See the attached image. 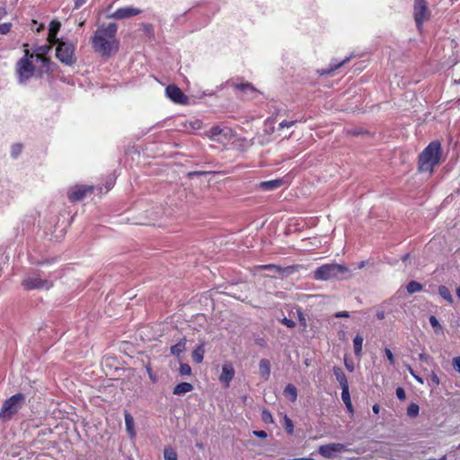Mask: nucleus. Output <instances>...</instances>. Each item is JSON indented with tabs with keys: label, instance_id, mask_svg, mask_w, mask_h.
<instances>
[{
	"label": "nucleus",
	"instance_id": "nucleus-55",
	"mask_svg": "<svg viewBox=\"0 0 460 460\" xmlns=\"http://www.w3.org/2000/svg\"><path fill=\"white\" fill-rule=\"evenodd\" d=\"M377 317H378V319H384V317H385L384 313L377 314Z\"/></svg>",
	"mask_w": 460,
	"mask_h": 460
},
{
	"label": "nucleus",
	"instance_id": "nucleus-12",
	"mask_svg": "<svg viewBox=\"0 0 460 460\" xmlns=\"http://www.w3.org/2000/svg\"><path fill=\"white\" fill-rule=\"evenodd\" d=\"M344 446L340 443H331L319 447V453L324 457H333L343 449Z\"/></svg>",
	"mask_w": 460,
	"mask_h": 460
},
{
	"label": "nucleus",
	"instance_id": "nucleus-48",
	"mask_svg": "<svg viewBox=\"0 0 460 460\" xmlns=\"http://www.w3.org/2000/svg\"><path fill=\"white\" fill-rule=\"evenodd\" d=\"M335 316L337 318H341V317L348 318V317H349V314L347 311H343V312L337 313Z\"/></svg>",
	"mask_w": 460,
	"mask_h": 460
},
{
	"label": "nucleus",
	"instance_id": "nucleus-5",
	"mask_svg": "<svg viewBox=\"0 0 460 460\" xmlns=\"http://www.w3.org/2000/svg\"><path fill=\"white\" fill-rule=\"evenodd\" d=\"M348 271V269L341 264L332 263L324 264L314 273V277L317 280H327L333 278H337Z\"/></svg>",
	"mask_w": 460,
	"mask_h": 460
},
{
	"label": "nucleus",
	"instance_id": "nucleus-13",
	"mask_svg": "<svg viewBox=\"0 0 460 460\" xmlns=\"http://www.w3.org/2000/svg\"><path fill=\"white\" fill-rule=\"evenodd\" d=\"M234 376V369L231 363H226L222 366V373L219 376V381L226 388L229 386L230 382Z\"/></svg>",
	"mask_w": 460,
	"mask_h": 460
},
{
	"label": "nucleus",
	"instance_id": "nucleus-21",
	"mask_svg": "<svg viewBox=\"0 0 460 460\" xmlns=\"http://www.w3.org/2000/svg\"><path fill=\"white\" fill-rule=\"evenodd\" d=\"M260 374L264 379H268L270 374V363L268 359H261L259 364Z\"/></svg>",
	"mask_w": 460,
	"mask_h": 460
},
{
	"label": "nucleus",
	"instance_id": "nucleus-32",
	"mask_svg": "<svg viewBox=\"0 0 460 460\" xmlns=\"http://www.w3.org/2000/svg\"><path fill=\"white\" fill-rule=\"evenodd\" d=\"M222 133V129L219 126L212 127L209 131L208 132V137L210 139H215L217 136H219Z\"/></svg>",
	"mask_w": 460,
	"mask_h": 460
},
{
	"label": "nucleus",
	"instance_id": "nucleus-36",
	"mask_svg": "<svg viewBox=\"0 0 460 460\" xmlns=\"http://www.w3.org/2000/svg\"><path fill=\"white\" fill-rule=\"evenodd\" d=\"M13 25L11 22H4L0 24V35H6L11 31Z\"/></svg>",
	"mask_w": 460,
	"mask_h": 460
},
{
	"label": "nucleus",
	"instance_id": "nucleus-35",
	"mask_svg": "<svg viewBox=\"0 0 460 460\" xmlns=\"http://www.w3.org/2000/svg\"><path fill=\"white\" fill-rule=\"evenodd\" d=\"M341 399L344 402V404L351 402L350 400V394H349V387H343L341 388Z\"/></svg>",
	"mask_w": 460,
	"mask_h": 460
},
{
	"label": "nucleus",
	"instance_id": "nucleus-39",
	"mask_svg": "<svg viewBox=\"0 0 460 460\" xmlns=\"http://www.w3.org/2000/svg\"><path fill=\"white\" fill-rule=\"evenodd\" d=\"M22 146L20 144H15L12 146L11 154L13 157H17L22 152Z\"/></svg>",
	"mask_w": 460,
	"mask_h": 460
},
{
	"label": "nucleus",
	"instance_id": "nucleus-42",
	"mask_svg": "<svg viewBox=\"0 0 460 460\" xmlns=\"http://www.w3.org/2000/svg\"><path fill=\"white\" fill-rule=\"evenodd\" d=\"M396 396L399 400L403 401L406 398L405 391L402 387H398L396 389Z\"/></svg>",
	"mask_w": 460,
	"mask_h": 460
},
{
	"label": "nucleus",
	"instance_id": "nucleus-10",
	"mask_svg": "<svg viewBox=\"0 0 460 460\" xmlns=\"http://www.w3.org/2000/svg\"><path fill=\"white\" fill-rule=\"evenodd\" d=\"M93 190V186L76 185L69 189L67 191L68 199L75 202L83 199L87 193H91Z\"/></svg>",
	"mask_w": 460,
	"mask_h": 460
},
{
	"label": "nucleus",
	"instance_id": "nucleus-15",
	"mask_svg": "<svg viewBox=\"0 0 460 460\" xmlns=\"http://www.w3.org/2000/svg\"><path fill=\"white\" fill-rule=\"evenodd\" d=\"M258 269L260 270H273L274 272L279 274V275H285V274H290L294 271L295 270V267L294 266H289V267H286V268H282L279 265H276V264H263V265H259L258 266Z\"/></svg>",
	"mask_w": 460,
	"mask_h": 460
},
{
	"label": "nucleus",
	"instance_id": "nucleus-25",
	"mask_svg": "<svg viewBox=\"0 0 460 460\" xmlns=\"http://www.w3.org/2000/svg\"><path fill=\"white\" fill-rule=\"evenodd\" d=\"M186 348V340L182 339L178 343L171 347V353L174 356H180Z\"/></svg>",
	"mask_w": 460,
	"mask_h": 460
},
{
	"label": "nucleus",
	"instance_id": "nucleus-54",
	"mask_svg": "<svg viewBox=\"0 0 460 460\" xmlns=\"http://www.w3.org/2000/svg\"><path fill=\"white\" fill-rule=\"evenodd\" d=\"M420 358L421 360H427L428 357L425 354L421 353V354H420Z\"/></svg>",
	"mask_w": 460,
	"mask_h": 460
},
{
	"label": "nucleus",
	"instance_id": "nucleus-51",
	"mask_svg": "<svg viewBox=\"0 0 460 460\" xmlns=\"http://www.w3.org/2000/svg\"><path fill=\"white\" fill-rule=\"evenodd\" d=\"M409 371H410V373H411V374L415 377V379H416L417 381H419L420 383H422L421 378H420V377H419L418 376L414 375L413 370H412V368H411V367H409Z\"/></svg>",
	"mask_w": 460,
	"mask_h": 460
},
{
	"label": "nucleus",
	"instance_id": "nucleus-45",
	"mask_svg": "<svg viewBox=\"0 0 460 460\" xmlns=\"http://www.w3.org/2000/svg\"><path fill=\"white\" fill-rule=\"evenodd\" d=\"M453 367L457 372L460 373V357H456L453 358Z\"/></svg>",
	"mask_w": 460,
	"mask_h": 460
},
{
	"label": "nucleus",
	"instance_id": "nucleus-56",
	"mask_svg": "<svg viewBox=\"0 0 460 460\" xmlns=\"http://www.w3.org/2000/svg\"><path fill=\"white\" fill-rule=\"evenodd\" d=\"M456 296L460 299V287L456 288Z\"/></svg>",
	"mask_w": 460,
	"mask_h": 460
},
{
	"label": "nucleus",
	"instance_id": "nucleus-41",
	"mask_svg": "<svg viewBox=\"0 0 460 460\" xmlns=\"http://www.w3.org/2000/svg\"><path fill=\"white\" fill-rule=\"evenodd\" d=\"M385 354L387 359L389 360L390 364L394 365V357L392 350L388 348H385Z\"/></svg>",
	"mask_w": 460,
	"mask_h": 460
},
{
	"label": "nucleus",
	"instance_id": "nucleus-16",
	"mask_svg": "<svg viewBox=\"0 0 460 460\" xmlns=\"http://www.w3.org/2000/svg\"><path fill=\"white\" fill-rule=\"evenodd\" d=\"M124 417H125V424H126L127 432L131 438H134L137 435L136 429H135L134 418L127 411H125V412H124Z\"/></svg>",
	"mask_w": 460,
	"mask_h": 460
},
{
	"label": "nucleus",
	"instance_id": "nucleus-27",
	"mask_svg": "<svg viewBox=\"0 0 460 460\" xmlns=\"http://www.w3.org/2000/svg\"><path fill=\"white\" fill-rule=\"evenodd\" d=\"M284 394L292 402H294L297 398V391L293 385H288L285 387Z\"/></svg>",
	"mask_w": 460,
	"mask_h": 460
},
{
	"label": "nucleus",
	"instance_id": "nucleus-20",
	"mask_svg": "<svg viewBox=\"0 0 460 460\" xmlns=\"http://www.w3.org/2000/svg\"><path fill=\"white\" fill-rule=\"evenodd\" d=\"M192 390H193V385L191 384L187 383V382H182V383L178 384L173 388V394L176 395H181V394H185L189 392H191Z\"/></svg>",
	"mask_w": 460,
	"mask_h": 460
},
{
	"label": "nucleus",
	"instance_id": "nucleus-4",
	"mask_svg": "<svg viewBox=\"0 0 460 460\" xmlns=\"http://www.w3.org/2000/svg\"><path fill=\"white\" fill-rule=\"evenodd\" d=\"M24 395L22 394H16L5 400L0 411V420H9L12 417L18 412L20 408L24 402Z\"/></svg>",
	"mask_w": 460,
	"mask_h": 460
},
{
	"label": "nucleus",
	"instance_id": "nucleus-31",
	"mask_svg": "<svg viewBox=\"0 0 460 460\" xmlns=\"http://www.w3.org/2000/svg\"><path fill=\"white\" fill-rule=\"evenodd\" d=\"M61 23L58 20H52L49 26V33L57 34L59 31Z\"/></svg>",
	"mask_w": 460,
	"mask_h": 460
},
{
	"label": "nucleus",
	"instance_id": "nucleus-57",
	"mask_svg": "<svg viewBox=\"0 0 460 460\" xmlns=\"http://www.w3.org/2000/svg\"><path fill=\"white\" fill-rule=\"evenodd\" d=\"M85 2V0H78V2L76 3V5L78 6L79 4H82Z\"/></svg>",
	"mask_w": 460,
	"mask_h": 460
},
{
	"label": "nucleus",
	"instance_id": "nucleus-33",
	"mask_svg": "<svg viewBox=\"0 0 460 460\" xmlns=\"http://www.w3.org/2000/svg\"><path fill=\"white\" fill-rule=\"evenodd\" d=\"M284 426L285 429L288 434H293L294 432V424L291 419H289L288 416L284 417Z\"/></svg>",
	"mask_w": 460,
	"mask_h": 460
},
{
	"label": "nucleus",
	"instance_id": "nucleus-47",
	"mask_svg": "<svg viewBox=\"0 0 460 460\" xmlns=\"http://www.w3.org/2000/svg\"><path fill=\"white\" fill-rule=\"evenodd\" d=\"M146 370H147V373H148L149 378H150L153 382H155V381H156V377H155V374L152 372L151 367H146Z\"/></svg>",
	"mask_w": 460,
	"mask_h": 460
},
{
	"label": "nucleus",
	"instance_id": "nucleus-2",
	"mask_svg": "<svg viewBox=\"0 0 460 460\" xmlns=\"http://www.w3.org/2000/svg\"><path fill=\"white\" fill-rule=\"evenodd\" d=\"M49 71L41 70L40 64L31 58L29 49L24 50V56L16 64V73L20 83H24L34 75H42Z\"/></svg>",
	"mask_w": 460,
	"mask_h": 460
},
{
	"label": "nucleus",
	"instance_id": "nucleus-38",
	"mask_svg": "<svg viewBox=\"0 0 460 460\" xmlns=\"http://www.w3.org/2000/svg\"><path fill=\"white\" fill-rule=\"evenodd\" d=\"M57 34L49 33L48 34V41L49 43V46L57 44L58 45V42L63 41L62 40H59Z\"/></svg>",
	"mask_w": 460,
	"mask_h": 460
},
{
	"label": "nucleus",
	"instance_id": "nucleus-28",
	"mask_svg": "<svg viewBox=\"0 0 460 460\" xmlns=\"http://www.w3.org/2000/svg\"><path fill=\"white\" fill-rule=\"evenodd\" d=\"M406 288H407V291L409 294H413V293L421 291L422 285L417 281L412 280L408 283Z\"/></svg>",
	"mask_w": 460,
	"mask_h": 460
},
{
	"label": "nucleus",
	"instance_id": "nucleus-6",
	"mask_svg": "<svg viewBox=\"0 0 460 460\" xmlns=\"http://www.w3.org/2000/svg\"><path fill=\"white\" fill-rule=\"evenodd\" d=\"M75 45L69 41H60L56 49V57L63 64L72 66L75 63Z\"/></svg>",
	"mask_w": 460,
	"mask_h": 460
},
{
	"label": "nucleus",
	"instance_id": "nucleus-52",
	"mask_svg": "<svg viewBox=\"0 0 460 460\" xmlns=\"http://www.w3.org/2000/svg\"><path fill=\"white\" fill-rule=\"evenodd\" d=\"M372 410H373L374 413L378 414V413H379V411H380V407H379V405H378V404H375V405L372 407Z\"/></svg>",
	"mask_w": 460,
	"mask_h": 460
},
{
	"label": "nucleus",
	"instance_id": "nucleus-44",
	"mask_svg": "<svg viewBox=\"0 0 460 460\" xmlns=\"http://www.w3.org/2000/svg\"><path fill=\"white\" fill-rule=\"evenodd\" d=\"M295 123H296L295 120H290V121L283 120L282 122L279 123V128H291Z\"/></svg>",
	"mask_w": 460,
	"mask_h": 460
},
{
	"label": "nucleus",
	"instance_id": "nucleus-58",
	"mask_svg": "<svg viewBox=\"0 0 460 460\" xmlns=\"http://www.w3.org/2000/svg\"><path fill=\"white\" fill-rule=\"evenodd\" d=\"M111 186H112V183H110V184H109V186L107 187V189H108V190H109V189H111Z\"/></svg>",
	"mask_w": 460,
	"mask_h": 460
},
{
	"label": "nucleus",
	"instance_id": "nucleus-46",
	"mask_svg": "<svg viewBox=\"0 0 460 460\" xmlns=\"http://www.w3.org/2000/svg\"><path fill=\"white\" fill-rule=\"evenodd\" d=\"M254 436L260 438H266L267 433L264 430H255L253 431Z\"/></svg>",
	"mask_w": 460,
	"mask_h": 460
},
{
	"label": "nucleus",
	"instance_id": "nucleus-34",
	"mask_svg": "<svg viewBox=\"0 0 460 460\" xmlns=\"http://www.w3.org/2000/svg\"><path fill=\"white\" fill-rule=\"evenodd\" d=\"M179 372L181 376H190L191 374V367L186 363H181Z\"/></svg>",
	"mask_w": 460,
	"mask_h": 460
},
{
	"label": "nucleus",
	"instance_id": "nucleus-9",
	"mask_svg": "<svg viewBox=\"0 0 460 460\" xmlns=\"http://www.w3.org/2000/svg\"><path fill=\"white\" fill-rule=\"evenodd\" d=\"M22 286L26 290H34V289H49L53 283L50 280L44 279L40 278L39 275H31L28 276L26 279L22 280Z\"/></svg>",
	"mask_w": 460,
	"mask_h": 460
},
{
	"label": "nucleus",
	"instance_id": "nucleus-29",
	"mask_svg": "<svg viewBox=\"0 0 460 460\" xmlns=\"http://www.w3.org/2000/svg\"><path fill=\"white\" fill-rule=\"evenodd\" d=\"M164 460H178V456L173 448L168 447L164 450Z\"/></svg>",
	"mask_w": 460,
	"mask_h": 460
},
{
	"label": "nucleus",
	"instance_id": "nucleus-26",
	"mask_svg": "<svg viewBox=\"0 0 460 460\" xmlns=\"http://www.w3.org/2000/svg\"><path fill=\"white\" fill-rule=\"evenodd\" d=\"M349 58H346L345 59H343L342 61H340V62H332L331 65H330V68L329 69H323L321 70L319 73L321 75H328L330 74L331 72L340 68L341 66H343Z\"/></svg>",
	"mask_w": 460,
	"mask_h": 460
},
{
	"label": "nucleus",
	"instance_id": "nucleus-7",
	"mask_svg": "<svg viewBox=\"0 0 460 460\" xmlns=\"http://www.w3.org/2000/svg\"><path fill=\"white\" fill-rule=\"evenodd\" d=\"M413 16L418 30L421 31L423 22L430 18V11L429 10L425 0L414 1Z\"/></svg>",
	"mask_w": 460,
	"mask_h": 460
},
{
	"label": "nucleus",
	"instance_id": "nucleus-50",
	"mask_svg": "<svg viewBox=\"0 0 460 460\" xmlns=\"http://www.w3.org/2000/svg\"><path fill=\"white\" fill-rule=\"evenodd\" d=\"M345 366H346V368H347L349 371L352 372V371L354 370V366H353V364H352V363H351V364H350V363H349V362L347 361V359H345Z\"/></svg>",
	"mask_w": 460,
	"mask_h": 460
},
{
	"label": "nucleus",
	"instance_id": "nucleus-24",
	"mask_svg": "<svg viewBox=\"0 0 460 460\" xmlns=\"http://www.w3.org/2000/svg\"><path fill=\"white\" fill-rule=\"evenodd\" d=\"M438 291L439 296L444 300H446L449 304H452L454 302L452 294H451L450 290L448 289V288H447L446 286L441 285V286L438 287Z\"/></svg>",
	"mask_w": 460,
	"mask_h": 460
},
{
	"label": "nucleus",
	"instance_id": "nucleus-11",
	"mask_svg": "<svg viewBox=\"0 0 460 460\" xmlns=\"http://www.w3.org/2000/svg\"><path fill=\"white\" fill-rule=\"evenodd\" d=\"M165 93L167 97L175 103L183 104L187 102V96L174 84L168 85L165 89Z\"/></svg>",
	"mask_w": 460,
	"mask_h": 460
},
{
	"label": "nucleus",
	"instance_id": "nucleus-22",
	"mask_svg": "<svg viewBox=\"0 0 460 460\" xmlns=\"http://www.w3.org/2000/svg\"><path fill=\"white\" fill-rule=\"evenodd\" d=\"M204 354H205L204 345L200 344L198 347H196L195 349L192 351V355H191L192 360L197 364L201 363L204 358Z\"/></svg>",
	"mask_w": 460,
	"mask_h": 460
},
{
	"label": "nucleus",
	"instance_id": "nucleus-30",
	"mask_svg": "<svg viewBox=\"0 0 460 460\" xmlns=\"http://www.w3.org/2000/svg\"><path fill=\"white\" fill-rule=\"evenodd\" d=\"M420 411L419 405L416 403H411L407 408V415L411 418H415L418 416Z\"/></svg>",
	"mask_w": 460,
	"mask_h": 460
},
{
	"label": "nucleus",
	"instance_id": "nucleus-8",
	"mask_svg": "<svg viewBox=\"0 0 460 460\" xmlns=\"http://www.w3.org/2000/svg\"><path fill=\"white\" fill-rule=\"evenodd\" d=\"M49 45H42L35 48L33 49V52L31 53V58H34L36 63L40 64L41 70L43 71L51 70V61L49 58H47V55L49 52Z\"/></svg>",
	"mask_w": 460,
	"mask_h": 460
},
{
	"label": "nucleus",
	"instance_id": "nucleus-23",
	"mask_svg": "<svg viewBox=\"0 0 460 460\" xmlns=\"http://www.w3.org/2000/svg\"><path fill=\"white\" fill-rule=\"evenodd\" d=\"M282 183L281 180H272L267 181H261L260 187L265 190H271L279 188Z\"/></svg>",
	"mask_w": 460,
	"mask_h": 460
},
{
	"label": "nucleus",
	"instance_id": "nucleus-18",
	"mask_svg": "<svg viewBox=\"0 0 460 460\" xmlns=\"http://www.w3.org/2000/svg\"><path fill=\"white\" fill-rule=\"evenodd\" d=\"M333 374L336 377V380L339 382L341 388L349 387V383L346 375L343 370L339 367H333Z\"/></svg>",
	"mask_w": 460,
	"mask_h": 460
},
{
	"label": "nucleus",
	"instance_id": "nucleus-14",
	"mask_svg": "<svg viewBox=\"0 0 460 460\" xmlns=\"http://www.w3.org/2000/svg\"><path fill=\"white\" fill-rule=\"evenodd\" d=\"M141 12L142 11L138 8H135L132 6H127V7H122V8L117 9L113 13L112 17L115 19H118V20H121V19H126V18H129V17L137 15V14L141 13Z\"/></svg>",
	"mask_w": 460,
	"mask_h": 460
},
{
	"label": "nucleus",
	"instance_id": "nucleus-37",
	"mask_svg": "<svg viewBox=\"0 0 460 460\" xmlns=\"http://www.w3.org/2000/svg\"><path fill=\"white\" fill-rule=\"evenodd\" d=\"M261 418L262 420L265 423H272L273 422V417L271 413L268 410H263L261 412Z\"/></svg>",
	"mask_w": 460,
	"mask_h": 460
},
{
	"label": "nucleus",
	"instance_id": "nucleus-40",
	"mask_svg": "<svg viewBox=\"0 0 460 460\" xmlns=\"http://www.w3.org/2000/svg\"><path fill=\"white\" fill-rule=\"evenodd\" d=\"M429 320L430 325L435 330H441V325H440L438 320L435 316L431 315Z\"/></svg>",
	"mask_w": 460,
	"mask_h": 460
},
{
	"label": "nucleus",
	"instance_id": "nucleus-19",
	"mask_svg": "<svg viewBox=\"0 0 460 460\" xmlns=\"http://www.w3.org/2000/svg\"><path fill=\"white\" fill-rule=\"evenodd\" d=\"M364 338L361 334H357L353 339V348L355 356L358 358L362 356V346Z\"/></svg>",
	"mask_w": 460,
	"mask_h": 460
},
{
	"label": "nucleus",
	"instance_id": "nucleus-49",
	"mask_svg": "<svg viewBox=\"0 0 460 460\" xmlns=\"http://www.w3.org/2000/svg\"><path fill=\"white\" fill-rule=\"evenodd\" d=\"M346 408H347V411L349 412L350 415H353L354 413V409H353V405H352V402H349V403H346L345 404Z\"/></svg>",
	"mask_w": 460,
	"mask_h": 460
},
{
	"label": "nucleus",
	"instance_id": "nucleus-1",
	"mask_svg": "<svg viewBox=\"0 0 460 460\" xmlns=\"http://www.w3.org/2000/svg\"><path fill=\"white\" fill-rule=\"evenodd\" d=\"M117 25L110 23L106 27H100L94 34L93 45L95 51L102 56L110 57L119 49V42L116 40Z\"/></svg>",
	"mask_w": 460,
	"mask_h": 460
},
{
	"label": "nucleus",
	"instance_id": "nucleus-3",
	"mask_svg": "<svg viewBox=\"0 0 460 460\" xmlns=\"http://www.w3.org/2000/svg\"><path fill=\"white\" fill-rule=\"evenodd\" d=\"M440 159V143L433 141L421 152L419 157V169L421 172H432Z\"/></svg>",
	"mask_w": 460,
	"mask_h": 460
},
{
	"label": "nucleus",
	"instance_id": "nucleus-53",
	"mask_svg": "<svg viewBox=\"0 0 460 460\" xmlns=\"http://www.w3.org/2000/svg\"><path fill=\"white\" fill-rule=\"evenodd\" d=\"M43 29H44V25H43L42 23H40V24L38 26V28L36 29V31H37L38 32H40V31H42Z\"/></svg>",
	"mask_w": 460,
	"mask_h": 460
},
{
	"label": "nucleus",
	"instance_id": "nucleus-43",
	"mask_svg": "<svg viewBox=\"0 0 460 460\" xmlns=\"http://www.w3.org/2000/svg\"><path fill=\"white\" fill-rule=\"evenodd\" d=\"M282 323L285 324L288 328H293L296 325V323H295V322L293 320L288 319L286 317H284L282 319Z\"/></svg>",
	"mask_w": 460,
	"mask_h": 460
},
{
	"label": "nucleus",
	"instance_id": "nucleus-17",
	"mask_svg": "<svg viewBox=\"0 0 460 460\" xmlns=\"http://www.w3.org/2000/svg\"><path fill=\"white\" fill-rule=\"evenodd\" d=\"M235 88L240 92L243 93L247 97H254L257 95V90L250 83L239 84L235 85Z\"/></svg>",
	"mask_w": 460,
	"mask_h": 460
}]
</instances>
